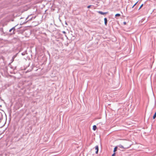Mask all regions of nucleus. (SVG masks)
Instances as JSON below:
<instances>
[{
    "label": "nucleus",
    "instance_id": "1",
    "mask_svg": "<svg viewBox=\"0 0 156 156\" xmlns=\"http://www.w3.org/2000/svg\"><path fill=\"white\" fill-rule=\"evenodd\" d=\"M98 12L101 14V15H105V14H107L108 13V12H102L101 11H99Z\"/></svg>",
    "mask_w": 156,
    "mask_h": 156
},
{
    "label": "nucleus",
    "instance_id": "2",
    "mask_svg": "<svg viewBox=\"0 0 156 156\" xmlns=\"http://www.w3.org/2000/svg\"><path fill=\"white\" fill-rule=\"evenodd\" d=\"M95 149L96 150L95 153L97 154L98 151V145H97L95 146Z\"/></svg>",
    "mask_w": 156,
    "mask_h": 156
},
{
    "label": "nucleus",
    "instance_id": "3",
    "mask_svg": "<svg viewBox=\"0 0 156 156\" xmlns=\"http://www.w3.org/2000/svg\"><path fill=\"white\" fill-rule=\"evenodd\" d=\"M32 17L30 18V16H28L26 18V20H27V19H28V20L26 22H27L28 21L31 20H32Z\"/></svg>",
    "mask_w": 156,
    "mask_h": 156
},
{
    "label": "nucleus",
    "instance_id": "4",
    "mask_svg": "<svg viewBox=\"0 0 156 156\" xmlns=\"http://www.w3.org/2000/svg\"><path fill=\"white\" fill-rule=\"evenodd\" d=\"M104 20L105 25V26H107V21H108L107 19V18H104Z\"/></svg>",
    "mask_w": 156,
    "mask_h": 156
},
{
    "label": "nucleus",
    "instance_id": "5",
    "mask_svg": "<svg viewBox=\"0 0 156 156\" xmlns=\"http://www.w3.org/2000/svg\"><path fill=\"white\" fill-rule=\"evenodd\" d=\"M96 129H97V127H96V126H95V125L93 126V129L94 130H96Z\"/></svg>",
    "mask_w": 156,
    "mask_h": 156
},
{
    "label": "nucleus",
    "instance_id": "6",
    "mask_svg": "<svg viewBox=\"0 0 156 156\" xmlns=\"http://www.w3.org/2000/svg\"><path fill=\"white\" fill-rule=\"evenodd\" d=\"M118 147H119L120 148H121L122 149H124V147H123L121 145H119L118 146Z\"/></svg>",
    "mask_w": 156,
    "mask_h": 156
},
{
    "label": "nucleus",
    "instance_id": "7",
    "mask_svg": "<svg viewBox=\"0 0 156 156\" xmlns=\"http://www.w3.org/2000/svg\"><path fill=\"white\" fill-rule=\"evenodd\" d=\"M156 117V112L155 113L154 115L153 118V119H154Z\"/></svg>",
    "mask_w": 156,
    "mask_h": 156
},
{
    "label": "nucleus",
    "instance_id": "8",
    "mask_svg": "<svg viewBox=\"0 0 156 156\" xmlns=\"http://www.w3.org/2000/svg\"><path fill=\"white\" fill-rule=\"evenodd\" d=\"M117 147H116L114 148V152H115L117 151Z\"/></svg>",
    "mask_w": 156,
    "mask_h": 156
},
{
    "label": "nucleus",
    "instance_id": "9",
    "mask_svg": "<svg viewBox=\"0 0 156 156\" xmlns=\"http://www.w3.org/2000/svg\"><path fill=\"white\" fill-rule=\"evenodd\" d=\"M120 16V14L119 13H117L115 15V16L117 17V16Z\"/></svg>",
    "mask_w": 156,
    "mask_h": 156
},
{
    "label": "nucleus",
    "instance_id": "10",
    "mask_svg": "<svg viewBox=\"0 0 156 156\" xmlns=\"http://www.w3.org/2000/svg\"><path fill=\"white\" fill-rule=\"evenodd\" d=\"M143 4H142L141 6H140V8H139V9H138V10H139L142 7V6H143Z\"/></svg>",
    "mask_w": 156,
    "mask_h": 156
},
{
    "label": "nucleus",
    "instance_id": "11",
    "mask_svg": "<svg viewBox=\"0 0 156 156\" xmlns=\"http://www.w3.org/2000/svg\"><path fill=\"white\" fill-rule=\"evenodd\" d=\"M16 26H15L13 27L12 29H13V31L15 30V27H16Z\"/></svg>",
    "mask_w": 156,
    "mask_h": 156
},
{
    "label": "nucleus",
    "instance_id": "12",
    "mask_svg": "<svg viewBox=\"0 0 156 156\" xmlns=\"http://www.w3.org/2000/svg\"><path fill=\"white\" fill-rule=\"evenodd\" d=\"M2 116L1 117H0V122H1V120L2 119Z\"/></svg>",
    "mask_w": 156,
    "mask_h": 156
},
{
    "label": "nucleus",
    "instance_id": "13",
    "mask_svg": "<svg viewBox=\"0 0 156 156\" xmlns=\"http://www.w3.org/2000/svg\"><path fill=\"white\" fill-rule=\"evenodd\" d=\"M138 2H137L135 4L133 5V6L132 8H133L137 3Z\"/></svg>",
    "mask_w": 156,
    "mask_h": 156
},
{
    "label": "nucleus",
    "instance_id": "14",
    "mask_svg": "<svg viewBox=\"0 0 156 156\" xmlns=\"http://www.w3.org/2000/svg\"><path fill=\"white\" fill-rule=\"evenodd\" d=\"M91 6V5H89V6H88L87 7V8H90V7Z\"/></svg>",
    "mask_w": 156,
    "mask_h": 156
},
{
    "label": "nucleus",
    "instance_id": "15",
    "mask_svg": "<svg viewBox=\"0 0 156 156\" xmlns=\"http://www.w3.org/2000/svg\"><path fill=\"white\" fill-rule=\"evenodd\" d=\"M13 30V29H11L9 30V32H11L12 30Z\"/></svg>",
    "mask_w": 156,
    "mask_h": 156
},
{
    "label": "nucleus",
    "instance_id": "16",
    "mask_svg": "<svg viewBox=\"0 0 156 156\" xmlns=\"http://www.w3.org/2000/svg\"><path fill=\"white\" fill-rule=\"evenodd\" d=\"M115 153H114L112 155V156H115Z\"/></svg>",
    "mask_w": 156,
    "mask_h": 156
},
{
    "label": "nucleus",
    "instance_id": "17",
    "mask_svg": "<svg viewBox=\"0 0 156 156\" xmlns=\"http://www.w3.org/2000/svg\"><path fill=\"white\" fill-rule=\"evenodd\" d=\"M123 23L124 25H126V22H123Z\"/></svg>",
    "mask_w": 156,
    "mask_h": 156
},
{
    "label": "nucleus",
    "instance_id": "18",
    "mask_svg": "<svg viewBox=\"0 0 156 156\" xmlns=\"http://www.w3.org/2000/svg\"><path fill=\"white\" fill-rule=\"evenodd\" d=\"M21 54L22 55H25V54L24 53H22Z\"/></svg>",
    "mask_w": 156,
    "mask_h": 156
},
{
    "label": "nucleus",
    "instance_id": "19",
    "mask_svg": "<svg viewBox=\"0 0 156 156\" xmlns=\"http://www.w3.org/2000/svg\"><path fill=\"white\" fill-rule=\"evenodd\" d=\"M62 33L64 34H66V32L65 31H62Z\"/></svg>",
    "mask_w": 156,
    "mask_h": 156
}]
</instances>
